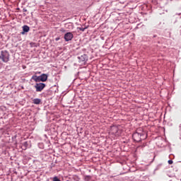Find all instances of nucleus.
Here are the masks:
<instances>
[{
	"label": "nucleus",
	"instance_id": "2",
	"mask_svg": "<svg viewBox=\"0 0 181 181\" xmlns=\"http://www.w3.org/2000/svg\"><path fill=\"white\" fill-rule=\"evenodd\" d=\"M49 76L46 74H42L40 76L33 75L32 76V80H34L35 83H45V81H47V78Z\"/></svg>",
	"mask_w": 181,
	"mask_h": 181
},
{
	"label": "nucleus",
	"instance_id": "10",
	"mask_svg": "<svg viewBox=\"0 0 181 181\" xmlns=\"http://www.w3.org/2000/svg\"><path fill=\"white\" fill-rule=\"evenodd\" d=\"M86 29H87V27L83 28V27H78L77 30H81V32H84V30H86Z\"/></svg>",
	"mask_w": 181,
	"mask_h": 181
},
{
	"label": "nucleus",
	"instance_id": "4",
	"mask_svg": "<svg viewBox=\"0 0 181 181\" xmlns=\"http://www.w3.org/2000/svg\"><path fill=\"white\" fill-rule=\"evenodd\" d=\"M34 87H35V91H37V93H40L41 91H43V89L46 87V83H35Z\"/></svg>",
	"mask_w": 181,
	"mask_h": 181
},
{
	"label": "nucleus",
	"instance_id": "9",
	"mask_svg": "<svg viewBox=\"0 0 181 181\" xmlns=\"http://www.w3.org/2000/svg\"><path fill=\"white\" fill-rule=\"evenodd\" d=\"M33 104H35L36 105H39L40 103H42V100L39 98H35L33 100Z\"/></svg>",
	"mask_w": 181,
	"mask_h": 181
},
{
	"label": "nucleus",
	"instance_id": "15",
	"mask_svg": "<svg viewBox=\"0 0 181 181\" xmlns=\"http://www.w3.org/2000/svg\"><path fill=\"white\" fill-rule=\"evenodd\" d=\"M168 163L169 165H172V164L173 163V160H169L168 161Z\"/></svg>",
	"mask_w": 181,
	"mask_h": 181
},
{
	"label": "nucleus",
	"instance_id": "16",
	"mask_svg": "<svg viewBox=\"0 0 181 181\" xmlns=\"http://www.w3.org/2000/svg\"><path fill=\"white\" fill-rule=\"evenodd\" d=\"M55 40H56V42L60 40V37H57V38H55Z\"/></svg>",
	"mask_w": 181,
	"mask_h": 181
},
{
	"label": "nucleus",
	"instance_id": "19",
	"mask_svg": "<svg viewBox=\"0 0 181 181\" xmlns=\"http://www.w3.org/2000/svg\"><path fill=\"white\" fill-rule=\"evenodd\" d=\"M153 37H156V35H154Z\"/></svg>",
	"mask_w": 181,
	"mask_h": 181
},
{
	"label": "nucleus",
	"instance_id": "18",
	"mask_svg": "<svg viewBox=\"0 0 181 181\" xmlns=\"http://www.w3.org/2000/svg\"><path fill=\"white\" fill-rule=\"evenodd\" d=\"M176 15H178V16H180L181 13H177Z\"/></svg>",
	"mask_w": 181,
	"mask_h": 181
},
{
	"label": "nucleus",
	"instance_id": "12",
	"mask_svg": "<svg viewBox=\"0 0 181 181\" xmlns=\"http://www.w3.org/2000/svg\"><path fill=\"white\" fill-rule=\"evenodd\" d=\"M73 179H74V180H75V181H78V180H80V178H79L78 176H77V175H74V176L73 177Z\"/></svg>",
	"mask_w": 181,
	"mask_h": 181
},
{
	"label": "nucleus",
	"instance_id": "11",
	"mask_svg": "<svg viewBox=\"0 0 181 181\" xmlns=\"http://www.w3.org/2000/svg\"><path fill=\"white\" fill-rule=\"evenodd\" d=\"M84 180L85 181H90V180H91V177L90 175H86V176H85Z\"/></svg>",
	"mask_w": 181,
	"mask_h": 181
},
{
	"label": "nucleus",
	"instance_id": "1",
	"mask_svg": "<svg viewBox=\"0 0 181 181\" xmlns=\"http://www.w3.org/2000/svg\"><path fill=\"white\" fill-rule=\"evenodd\" d=\"M147 136L148 134H146V132L144 131V129L140 127L133 134L132 139L135 142H141V141H144Z\"/></svg>",
	"mask_w": 181,
	"mask_h": 181
},
{
	"label": "nucleus",
	"instance_id": "13",
	"mask_svg": "<svg viewBox=\"0 0 181 181\" xmlns=\"http://www.w3.org/2000/svg\"><path fill=\"white\" fill-rule=\"evenodd\" d=\"M23 145L25 148H28V146H29V143H28V141H25L23 143Z\"/></svg>",
	"mask_w": 181,
	"mask_h": 181
},
{
	"label": "nucleus",
	"instance_id": "8",
	"mask_svg": "<svg viewBox=\"0 0 181 181\" xmlns=\"http://www.w3.org/2000/svg\"><path fill=\"white\" fill-rule=\"evenodd\" d=\"M112 134H114L115 135H118V127L113 126L112 127Z\"/></svg>",
	"mask_w": 181,
	"mask_h": 181
},
{
	"label": "nucleus",
	"instance_id": "17",
	"mask_svg": "<svg viewBox=\"0 0 181 181\" xmlns=\"http://www.w3.org/2000/svg\"><path fill=\"white\" fill-rule=\"evenodd\" d=\"M23 11L24 12H28V10H26L25 8H23Z\"/></svg>",
	"mask_w": 181,
	"mask_h": 181
},
{
	"label": "nucleus",
	"instance_id": "7",
	"mask_svg": "<svg viewBox=\"0 0 181 181\" xmlns=\"http://www.w3.org/2000/svg\"><path fill=\"white\" fill-rule=\"evenodd\" d=\"M30 28L28 25H23V31L21 32V35H25V33H28Z\"/></svg>",
	"mask_w": 181,
	"mask_h": 181
},
{
	"label": "nucleus",
	"instance_id": "5",
	"mask_svg": "<svg viewBox=\"0 0 181 181\" xmlns=\"http://www.w3.org/2000/svg\"><path fill=\"white\" fill-rule=\"evenodd\" d=\"M78 59L79 60V63H86V62L88 60V56L83 54V55L78 57Z\"/></svg>",
	"mask_w": 181,
	"mask_h": 181
},
{
	"label": "nucleus",
	"instance_id": "14",
	"mask_svg": "<svg viewBox=\"0 0 181 181\" xmlns=\"http://www.w3.org/2000/svg\"><path fill=\"white\" fill-rule=\"evenodd\" d=\"M53 181H61V180H60V179H59V177H54L53 178Z\"/></svg>",
	"mask_w": 181,
	"mask_h": 181
},
{
	"label": "nucleus",
	"instance_id": "6",
	"mask_svg": "<svg viewBox=\"0 0 181 181\" xmlns=\"http://www.w3.org/2000/svg\"><path fill=\"white\" fill-rule=\"evenodd\" d=\"M74 37L73 33H66L64 35V40L65 42H70V40H71Z\"/></svg>",
	"mask_w": 181,
	"mask_h": 181
},
{
	"label": "nucleus",
	"instance_id": "3",
	"mask_svg": "<svg viewBox=\"0 0 181 181\" xmlns=\"http://www.w3.org/2000/svg\"><path fill=\"white\" fill-rule=\"evenodd\" d=\"M9 52L6 50L1 52L0 59H1L4 63H8V62H9Z\"/></svg>",
	"mask_w": 181,
	"mask_h": 181
}]
</instances>
